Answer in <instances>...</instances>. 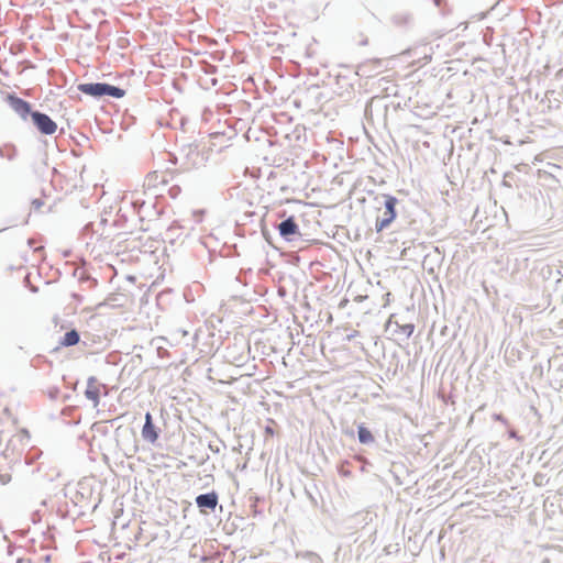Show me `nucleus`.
<instances>
[{
    "label": "nucleus",
    "instance_id": "nucleus-1",
    "mask_svg": "<svg viewBox=\"0 0 563 563\" xmlns=\"http://www.w3.org/2000/svg\"><path fill=\"white\" fill-rule=\"evenodd\" d=\"M78 90L92 97L110 96L113 98H122L125 95L123 89L101 82L80 84L78 85Z\"/></svg>",
    "mask_w": 563,
    "mask_h": 563
},
{
    "label": "nucleus",
    "instance_id": "nucleus-2",
    "mask_svg": "<svg viewBox=\"0 0 563 563\" xmlns=\"http://www.w3.org/2000/svg\"><path fill=\"white\" fill-rule=\"evenodd\" d=\"M107 386L98 380L97 377L90 376L87 379V385L85 389V396L87 399H89L93 408H97L100 404V397L101 395H107Z\"/></svg>",
    "mask_w": 563,
    "mask_h": 563
},
{
    "label": "nucleus",
    "instance_id": "nucleus-3",
    "mask_svg": "<svg viewBox=\"0 0 563 563\" xmlns=\"http://www.w3.org/2000/svg\"><path fill=\"white\" fill-rule=\"evenodd\" d=\"M396 203H397V199L395 197H391V196L387 197V199L385 201L384 217L376 221L375 227L378 232L384 230L385 228H387L396 218V210H395Z\"/></svg>",
    "mask_w": 563,
    "mask_h": 563
},
{
    "label": "nucleus",
    "instance_id": "nucleus-4",
    "mask_svg": "<svg viewBox=\"0 0 563 563\" xmlns=\"http://www.w3.org/2000/svg\"><path fill=\"white\" fill-rule=\"evenodd\" d=\"M32 120L36 125L37 130L43 134H54L57 130V124L45 113L33 112Z\"/></svg>",
    "mask_w": 563,
    "mask_h": 563
},
{
    "label": "nucleus",
    "instance_id": "nucleus-5",
    "mask_svg": "<svg viewBox=\"0 0 563 563\" xmlns=\"http://www.w3.org/2000/svg\"><path fill=\"white\" fill-rule=\"evenodd\" d=\"M7 101L14 112L21 117V119L26 120L29 115L32 117L33 112L31 111V104L27 101L14 95H8Z\"/></svg>",
    "mask_w": 563,
    "mask_h": 563
},
{
    "label": "nucleus",
    "instance_id": "nucleus-6",
    "mask_svg": "<svg viewBox=\"0 0 563 563\" xmlns=\"http://www.w3.org/2000/svg\"><path fill=\"white\" fill-rule=\"evenodd\" d=\"M142 435L145 440H147L152 443H154L158 438L155 427L152 423V416L150 412H147L145 415V424L143 426V429H142Z\"/></svg>",
    "mask_w": 563,
    "mask_h": 563
},
{
    "label": "nucleus",
    "instance_id": "nucleus-7",
    "mask_svg": "<svg viewBox=\"0 0 563 563\" xmlns=\"http://www.w3.org/2000/svg\"><path fill=\"white\" fill-rule=\"evenodd\" d=\"M196 503L199 508H208L213 510L218 505V496L216 493L199 495L196 498Z\"/></svg>",
    "mask_w": 563,
    "mask_h": 563
},
{
    "label": "nucleus",
    "instance_id": "nucleus-8",
    "mask_svg": "<svg viewBox=\"0 0 563 563\" xmlns=\"http://www.w3.org/2000/svg\"><path fill=\"white\" fill-rule=\"evenodd\" d=\"M278 230L282 236L287 238L298 232V225L295 222L294 218L290 217L278 225Z\"/></svg>",
    "mask_w": 563,
    "mask_h": 563
},
{
    "label": "nucleus",
    "instance_id": "nucleus-9",
    "mask_svg": "<svg viewBox=\"0 0 563 563\" xmlns=\"http://www.w3.org/2000/svg\"><path fill=\"white\" fill-rule=\"evenodd\" d=\"M432 56H433V49L432 47H429V48H426L422 53H421V56L417 59V60H413L411 63L412 66H424L427 64H429L431 60H432Z\"/></svg>",
    "mask_w": 563,
    "mask_h": 563
},
{
    "label": "nucleus",
    "instance_id": "nucleus-10",
    "mask_svg": "<svg viewBox=\"0 0 563 563\" xmlns=\"http://www.w3.org/2000/svg\"><path fill=\"white\" fill-rule=\"evenodd\" d=\"M79 342V334L76 330H71L65 333L60 344L64 346H71Z\"/></svg>",
    "mask_w": 563,
    "mask_h": 563
},
{
    "label": "nucleus",
    "instance_id": "nucleus-11",
    "mask_svg": "<svg viewBox=\"0 0 563 563\" xmlns=\"http://www.w3.org/2000/svg\"><path fill=\"white\" fill-rule=\"evenodd\" d=\"M357 433H358V440L361 443L367 444V443L374 442V437H373L372 432L364 426L358 427Z\"/></svg>",
    "mask_w": 563,
    "mask_h": 563
},
{
    "label": "nucleus",
    "instance_id": "nucleus-12",
    "mask_svg": "<svg viewBox=\"0 0 563 563\" xmlns=\"http://www.w3.org/2000/svg\"><path fill=\"white\" fill-rule=\"evenodd\" d=\"M397 328L399 333L404 334L406 338H409L415 330V325L412 323H406V324H398Z\"/></svg>",
    "mask_w": 563,
    "mask_h": 563
},
{
    "label": "nucleus",
    "instance_id": "nucleus-13",
    "mask_svg": "<svg viewBox=\"0 0 563 563\" xmlns=\"http://www.w3.org/2000/svg\"><path fill=\"white\" fill-rule=\"evenodd\" d=\"M265 431H266V433H268V434H273V433H274L273 429H272V428H269V427H268V428H266V430H265Z\"/></svg>",
    "mask_w": 563,
    "mask_h": 563
},
{
    "label": "nucleus",
    "instance_id": "nucleus-14",
    "mask_svg": "<svg viewBox=\"0 0 563 563\" xmlns=\"http://www.w3.org/2000/svg\"><path fill=\"white\" fill-rule=\"evenodd\" d=\"M3 412H4V413H7V415H10V410H9V408L4 406V407H3Z\"/></svg>",
    "mask_w": 563,
    "mask_h": 563
}]
</instances>
